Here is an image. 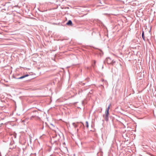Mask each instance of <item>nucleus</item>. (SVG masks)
Returning <instances> with one entry per match:
<instances>
[{
  "label": "nucleus",
  "instance_id": "obj_1",
  "mask_svg": "<svg viewBox=\"0 0 156 156\" xmlns=\"http://www.w3.org/2000/svg\"><path fill=\"white\" fill-rule=\"evenodd\" d=\"M111 104H110L108 106L107 109L106 110L105 114L104 115L103 117L105 120L107 121L108 120V115H109V110L110 108Z\"/></svg>",
  "mask_w": 156,
  "mask_h": 156
},
{
  "label": "nucleus",
  "instance_id": "obj_2",
  "mask_svg": "<svg viewBox=\"0 0 156 156\" xmlns=\"http://www.w3.org/2000/svg\"><path fill=\"white\" fill-rule=\"evenodd\" d=\"M113 61L110 58H108L106 59V62L108 64H111L113 63Z\"/></svg>",
  "mask_w": 156,
  "mask_h": 156
},
{
  "label": "nucleus",
  "instance_id": "obj_3",
  "mask_svg": "<svg viewBox=\"0 0 156 156\" xmlns=\"http://www.w3.org/2000/svg\"><path fill=\"white\" fill-rule=\"evenodd\" d=\"M72 24V22L70 20H69L68 21V22H67V24L68 25H71Z\"/></svg>",
  "mask_w": 156,
  "mask_h": 156
},
{
  "label": "nucleus",
  "instance_id": "obj_4",
  "mask_svg": "<svg viewBox=\"0 0 156 156\" xmlns=\"http://www.w3.org/2000/svg\"><path fill=\"white\" fill-rule=\"evenodd\" d=\"M27 76H28L27 75H25V76H21V77L18 78V79H22L23 78H24L25 77Z\"/></svg>",
  "mask_w": 156,
  "mask_h": 156
},
{
  "label": "nucleus",
  "instance_id": "obj_5",
  "mask_svg": "<svg viewBox=\"0 0 156 156\" xmlns=\"http://www.w3.org/2000/svg\"><path fill=\"white\" fill-rule=\"evenodd\" d=\"M86 126L87 127V128H88L89 126L88 124V122L87 121H86Z\"/></svg>",
  "mask_w": 156,
  "mask_h": 156
},
{
  "label": "nucleus",
  "instance_id": "obj_6",
  "mask_svg": "<svg viewBox=\"0 0 156 156\" xmlns=\"http://www.w3.org/2000/svg\"><path fill=\"white\" fill-rule=\"evenodd\" d=\"M73 124L75 127H76L77 126V125H76L75 123H73Z\"/></svg>",
  "mask_w": 156,
  "mask_h": 156
},
{
  "label": "nucleus",
  "instance_id": "obj_7",
  "mask_svg": "<svg viewBox=\"0 0 156 156\" xmlns=\"http://www.w3.org/2000/svg\"><path fill=\"white\" fill-rule=\"evenodd\" d=\"M142 37L143 38H144V32L143 31V32H142Z\"/></svg>",
  "mask_w": 156,
  "mask_h": 156
},
{
  "label": "nucleus",
  "instance_id": "obj_8",
  "mask_svg": "<svg viewBox=\"0 0 156 156\" xmlns=\"http://www.w3.org/2000/svg\"><path fill=\"white\" fill-rule=\"evenodd\" d=\"M95 63H96V61H95L94 60V65H93V67H94V66H95Z\"/></svg>",
  "mask_w": 156,
  "mask_h": 156
},
{
  "label": "nucleus",
  "instance_id": "obj_9",
  "mask_svg": "<svg viewBox=\"0 0 156 156\" xmlns=\"http://www.w3.org/2000/svg\"><path fill=\"white\" fill-rule=\"evenodd\" d=\"M136 0H133V1H136Z\"/></svg>",
  "mask_w": 156,
  "mask_h": 156
},
{
  "label": "nucleus",
  "instance_id": "obj_10",
  "mask_svg": "<svg viewBox=\"0 0 156 156\" xmlns=\"http://www.w3.org/2000/svg\"><path fill=\"white\" fill-rule=\"evenodd\" d=\"M156 91V90H155Z\"/></svg>",
  "mask_w": 156,
  "mask_h": 156
}]
</instances>
